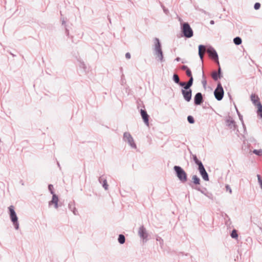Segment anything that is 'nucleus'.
Listing matches in <instances>:
<instances>
[{"label":"nucleus","instance_id":"nucleus-35","mask_svg":"<svg viewBox=\"0 0 262 262\" xmlns=\"http://www.w3.org/2000/svg\"><path fill=\"white\" fill-rule=\"evenodd\" d=\"M260 7V4L259 3H256L255 4H254V8L255 9V10H258Z\"/></svg>","mask_w":262,"mask_h":262},{"label":"nucleus","instance_id":"nucleus-23","mask_svg":"<svg viewBox=\"0 0 262 262\" xmlns=\"http://www.w3.org/2000/svg\"><path fill=\"white\" fill-rule=\"evenodd\" d=\"M173 80L175 83L180 85L182 82H180L179 76L177 74H174L172 78Z\"/></svg>","mask_w":262,"mask_h":262},{"label":"nucleus","instance_id":"nucleus-14","mask_svg":"<svg viewBox=\"0 0 262 262\" xmlns=\"http://www.w3.org/2000/svg\"><path fill=\"white\" fill-rule=\"evenodd\" d=\"M203 101V95L201 93H197L194 98V103L195 105H200Z\"/></svg>","mask_w":262,"mask_h":262},{"label":"nucleus","instance_id":"nucleus-5","mask_svg":"<svg viewBox=\"0 0 262 262\" xmlns=\"http://www.w3.org/2000/svg\"><path fill=\"white\" fill-rule=\"evenodd\" d=\"M207 54L209 58L217 66H220L218 54L215 50L211 46L207 47Z\"/></svg>","mask_w":262,"mask_h":262},{"label":"nucleus","instance_id":"nucleus-9","mask_svg":"<svg viewBox=\"0 0 262 262\" xmlns=\"http://www.w3.org/2000/svg\"><path fill=\"white\" fill-rule=\"evenodd\" d=\"M182 95L184 100L187 102H189L191 99L192 90L191 89H182L181 91Z\"/></svg>","mask_w":262,"mask_h":262},{"label":"nucleus","instance_id":"nucleus-30","mask_svg":"<svg viewBox=\"0 0 262 262\" xmlns=\"http://www.w3.org/2000/svg\"><path fill=\"white\" fill-rule=\"evenodd\" d=\"M231 236L233 238H237L238 237V234L237 231L235 229L232 230L231 233Z\"/></svg>","mask_w":262,"mask_h":262},{"label":"nucleus","instance_id":"nucleus-47","mask_svg":"<svg viewBox=\"0 0 262 262\" xmlns=\"http://www.w3.org/2000/svg\"><path fill=\"white\" fill-rule=\"evenodd\" d=\"M57 165H58V167H60V164L58 162H57Z\"/></svg>","mask_w":262,"mask_h":262},{"label":"nucleus","instance_id":"nucleus-8","mask_svg":"<svg viewBox=\"0 0 262 262\" xmlns=\"http://www.w3.org/2000/svg\"><path fill=\"white\" fill-rule=\"evenodd\" d=\"M138 233L143 243H146L148 241V233L143 226L139 227Z\"/></svg>","mask_w":262,"mask_h":262},{"label":"nucleus","instance_id":"nucleus-19","mask_svg":"<svg viewBox=\"0 0 262 262\" xmlns=\"http://www.w3.org/2000/svg\"><path fill=\"white\" fill-rule=\"evenodd\" d=\"M250 99L254 105H256L259 102V99L257 95L252 94L250 96Z\"/></svg>","mask_w":262,"mask_h":262},{"label":"nucleus","instance_id":"nucleus-36","mask_svg":"<svg viewBox=\"0 0 262 262\" xmlns=\"http://www.w3.org/2000/svg\"><path fill=\"white\" fill-rule=\"evenodd\" d=\"M176 60H177V61H181V62H182V63H187V61H186L185 60H184V59H181V58H180V57H177V58L176 59Z\"/></svg>","mask_w":262,"mask_h":262},{"label":"nucleus","instance_id":"nucleus-22","mask_svg":"<svg viewBox=\"0 0 262 262\" xmlns=\"http://www.w3.org/2000/svg\"><path fill=\"white\" fill-rule=\"evenodd\" d=\"M182 67V69L183 70H185L186 71V75L190 78H191V77H192V74H191V70L187 68V67Z\"/></svg>","mask_w":262,"mask_h":262},{"label":"nucleus","instance_id":"nucleus-42","mask_svg":"<svg viewBox=\"0 0 262 262\" xmlns=\"http://www.w3.org/2000/svg\"><path fill=\"white\" fill-rule=\"evenodd\" d=\"M66 34L67 36H69V31L67 28H66Z\"/></svg>","mask_w":262,"mask_h":262},{"label":"nucleus","instance_id":"nucleus-37","mask_svg":"<svg viewBox=\"0 0 262 262\" xmlns=\"http://www.w3.org/2000/svg\"><path fill=\"white\" fill-rule=\"evenodd\" d=\"M257 178H258V181L260 185V187L262 189V179L260 178V176L259 175H257Z\"/></svg>","mask_w":262,"mask_h":262},{"label":"nucleus","instance_id":"nucleus-13","mask_svg":"<svg viewBox=\"0 0 262 262\" xmlns=\"http://www.w3.org/2000/svg\"><path fill=\"white\" fill-rule=\"evenodd\" d=\"M140 114L145 124L147 126H149V115L147 114L146 110L141 109Z\"/></svg>","mask_w":262,"mask_h":262},{"label":"nucleus","instance_id":"nucleus-18","mask_svg":"<svg viewBox=\"0 0 262 262\" xmlns=\"http://www.w3.org/2000/svg\"><path fill=\"white\" fill-rule=\"evenodd\" d=\"M211 76L212 78L215 80L216 81L219 79V78H220L221 77V67H219V68L218 69V71H213L212 73Z\"/></svg>","mask_w":262,"mask_h":262},{"label":"nucleus","instance_id":"nucleus-3","mask_svg":"<svg viewBox=\"0 0 262 262\" xmlns=\"http://www.w3.org/2000/svg\"><path fill=\"white\" fill-rule=\"evenodd\" d=\"M181 32L186 38H191L193 35V32L188 23H181Z\"/></svg>","mask_w":262,"mask_h":262},{"label":"nucleus","instance_id":"nucleus-44","mask_svg":"<svg viewBox=\"0 0 262 262\" xmlns=\"http://www.w3.org/2000/svg\"><path fill=\"white\" fill-rule=\"evenodd\" d=\"M210 24L211 25H214V20H210Z\"/></svg>","mask_w":262,"mask_h":262},{"label":"nucleus","instance_id":"nucleus-38","mask_svg":"<svg viewBox=\"0 0 262 262\" xmlns=\"http://www.w3.org/2000/svg\"><path fill=\"white\" fill-rule=\"evenodd\" d=\"M226 189L227 191H228L230 194L232 193V189L228 185L226 186Z\"/></svg>","mask_w":262,"mask_h":262},{"label":"nucleus","instance_id":"nucleus-28","mask_svg":"<svg viewBox=\"0 0 262 262\" xmlns=\"http://www.w3.org/2000/svg\"><path fill=\"white\" fill-rule=\"evenodd\" d=\"M252 152L258 156H262V149H254Z\"/></svg>","mask_w":262,"mask_h":262},{"label":"nucleus","instance_id":"nucleus-10","mask_svg":"<svg viewBox=\"0 0 262 262\" xmlns=\"http://www.w3.org/2000/svg\"><path fill=\"white\" fill-rule=\"evenodd\" d=\"M198 170L203 180L206 181H209L208 174L206 171L203 164L198 166Z\"/></svg>","mask_w":262,"mask_h":262},{"label":"nucleus","instance_id":"nucleus-45","mask_svg":"<svg viewBox=\"0 0 262 262\" xmlns=\"http://www.w3.org/2000/svg\"><path fill=\"white\" fill-rule=\"evenodd\" d=\"M66 24V21L64 20V19L62 20V24L64 25Z\"/></svg>","mask_w":262,"mask_h":262},{"label":"nucleus","instance_id":"nucleus-31","mask_svg":"<svg viewBox=\"0 0 262 262\" xmlns=\"http://www.w3.org/2000/svg\"><path fill=\"white\" fill-rule=\"evenodd\" d=\"M236 112L238 114L239 120H241L244 128H245V125L244 123L243 116L239 113L237 109L236 108Z\"/></svg>","mask_w":262,"mask_h":262},{"label":"nucleus","instance_id":"nucleus-26","mask_svg":"<svg viewBox=\"0 0 262 262\" xmlns=\"http://www.w3.org/2000/svg\"><path fill=\"white\" fill-rule=\"evenodd\" d=\"M118 242L120 244H123L125 243V238L123 234H120L118 237Z\"/></svg>","mask_w":262,"mask_h":262},{"label":"nucleus","instance_id":"nucleus-33","mask_svg":"<svg viewBox=\"0 0 262 262\" xmlns=\"http://www.w3.org/2000/svg\"><path fill=\"white\" fill-rule=\"evenodd\" d=\"M257 106L258 108V112L260 113V114H262V104L260 103V102H258L256 105Z\"/></svg>","mask_w":262,"mask_h":262},{"label":"nucleus","instance_id":"nucleus-4","mask_svg":"<svg viewBox=\"0 0 262 262\" xmlns=\"http://www.w3.org/2000/svg\"><path fill=\"white\" fill-rule=\"evenodd\" d=\"M8 208L10 212V217L11 221L13 223L15 229L16 230H18L19 229L18 217L14 209V207L13 206H10Z\"/></svg>","mask_w":262,"mask_h":262},{"label":"nucleus","instance_id":"nucleus-21","mask_svg":"<svg viewBox=\"0 0 262 262\" xmlns=\"http://www.w3.org/2000/svg\"><path fill=\"white\" fill-rule=\"evenodd\" d=\"M192 182L195 185L200 184V179L196 175H193L192 177Z\"/></svg>","mask_w":262,"mask_h":262},{"label":"nucleus","instance_id":"nucleus-34","mask_svg":"<svg viewBox=\"0 0 262 262\" xmlns=\"http://www.w3.org/2000/svg\"><path fill=\"white\" fill-rule=\"evenodd\" d=\"M48 189H49V190L50 191V193L52 195H53V194H55L53 191V186L52 184H49L48 185Z\"/></svg>","mask_w":262,"mask_h":262},{"label":"nucleus","instance_id":"nucleus-39","mask_svg":"<svg viewBox=\"0 0 262 262\" xmlns=\"http://www.w3.org/2000/svg\"><path fill=\"white\" fill-rule=\"evenodd\" d=\"M162 8H163V10L164 12L166 15H167V14H168V13H169V11H168V10L167 8H165L164 6H162Z\"/></svg>","mask_w":262,"mask_h":262},{"label":"nucleus","instance_id":"nucleus-43","mask_svg":"<svg viewBox=\"0 0 262 262\" xmlns=\"http://www.w3.org/2000/svg\"><path fill=\"white\" fill-rule=\"evenodd\" d=\"M157 241H162V242H163V239H162L161 237H158V238H157Z\"/></svg>","mask_w":262,"mask_h":262},{"label":"nucleus","instance_id":"nucleus-1","mask_svg":"<svg viewBox=\"0 0 262 262\" xmlns=\"http://www.w3.org/2000/svg\"><path fill=\"white\" fill-rule=\"evenodd\" d=\"M154 41L155 44L154 48V55L158 60L162 61L163 60V55L161 48V44L158 38H155Z\"/></svg>","mask_w":262,"mask_h":262},{"label":"nucleus","instance_id":"nucleus-41","mask_svg":"<svg viewBox=\"0 0 262 262\" xmlns=\"http://www.w3.org/2000/svg\"><path fill=\"white\" fill-rule=\"evenodd\" d=\"M125 57L127 59H130V54L129 53L127 52L125 54Z\"/></svg>","mask_w":262,"mask_h":262},{"label":"nucleus","instance_id":"nucleus-15","mask_svg":"<svg viewBox=\"0 0 262 262\" xmlns=\"http://www.w3.org/2000/svg\"><path fill=\"white\" fill-rule=\"evenodd\" d=\"M226 125L228 126L231 129H235L236 124L233 118L229 116L226 120Z\"/></svg>","mask_w":262,"mask_h":262},{"label":"nucleus","instance_id":"nucleus-7","mask_svg":"<svg viewBox=\"0 0 262 262\" xmlns=\"http://www.w3.org/2000/svg\"><path fill=\"white\" fill-rule=\"evenodd\" d=\"M224 90L221 84V83H219L217 84V87L214 90V95L215 98L218 100H221L224 96Z\"/></svg>","mask_w":262,"mask_h":262},{"label":"nucleus","instance_id":"nucleus-27","mask_svg":"<svg viewBox=\"0 0 262 262\" xmlns=\"http://www.w3.org/2000/svg\"><path fill=\"white\" fill-rule=\"evenodd\" d=\"M193 160L194 161V162H195V163L198 166H199L200 165L203 164V163H202V162L200 160H198L197 157L196 155H193Z\"/></svg>","mask_w":262,"mask_h":262},{"label":"nucleus","instance_id":"nucleus-17","mask_svg":"<svg viewBox=\"0 0 262 262\" xmlns=\"http://www.w3.org/2000/svg\"><path fill=\"white\" fill-rule=\"evenodd\" d=\"M193 77H191V78H189L188 81L187 82H182L180 83V85L183 86V88L185 90L190 89V88L192 86L193 84Z\"/></svg>","mask_w":262,"mask_h":262},{"label":"nucleus","instance_id":"nucleus-11","mask_svg":"<svg viewBox=\"0 0 262 262\" xmlns=\"http://www.w3.org/2000/svg\"><path fill=\"white\" fill-rule=\"evenodd\" d=\"M195 189L201 192L202 194H204L206 196L211 200H213L214 196L212 193L207 191L206 188L201 189L200 187H196Z\"/></svg>","mask_w":262,"mask_h":262},{"label":"nucleus","instance_id":"nucleus-29","mask_svg":"<svg viewBox=\"0 0 262 262\" xmlns=\"http://www.w3.org/2000/svg\"><path fill=\"white\" fill-rule=\"evenodd\" d=\"M102 186L104 188L105 190H107L108 188V185L107 183V181L106 179H104L103 180V182L102 183Z\"/></svg>","mask_w":262,"mask_h":262},{"label":"nucleus","instance_id":"nucleus-46","mask_svg":"<svg viewBox=\"0 0 262 262\" xmlns=\"http://www.w3.org/2000/svg\"><path fill=\"white\" fill-rule=\"evenodd\" d=\"M203 84L204 85H205L206 84V81H203Z\"/></svg>","mask_w":262,"mask_h":262},{"label":"nucleus","instance_id":"nucleus-16","mask_svg":"<svg viewBox=\"0 0 262 262\" xmlns=\"http://www.w3.org/2000/svg\"><path fill=\"white\" fill-rule=\"evenodd\" d=\"M58 196L56 194H53L52 200L49 202V205L51 206L52 204H54L55 208L57 209L58 207Z\"/></svg>","mask_w":262,"mask_h":262},{"label":"nucleus","instance_id":"nucleus-20","mask_svg":"<svg viewBox=\"0 0 262 262\" xmlns=\"http://www.w3.org/2000/svg\"><path fill=\"white\" fill-rule=\"evenodd\" d=\"M68 207L69 209L73 212L74 215L77 214V210L76 208H75L74 203L73 202H70L69 203Z\"/></svg>","mask_w":262,"mask_h":262},{"label":"nucleus","instance_id":"nucleus-32","mask_svg":"<svg viewBox=\"0 0 262 262\" xmlns=\"http://www.w3.org/2000/svg\"><path fill=\"white\" fill-rule=\"evenodd\" d=\"M187 120L189 123L193 124L194 122V118L191 116H188L187 117Z\"/></svg>","mask_w":262,"mask_h":262},{"label":"nucleus","instance_id":"nucleus-25","mask_svg":"<svg viewBox=\"0 0 262 262\" xmlns=\"http://www.w3.org/2000/svg\"><path fill=\"white\" fill-rule=\"evenodd\" d=\"M87 68H89V67H79L78 71L80 74L86 73Z\"/></svg>","mask_w":262,"mask_h":262},{"label":"nucleus","instance_id":"nucleus-40","mask_svg":"<svg viewBox=\"0 0 262 262\" xmlns=\"http://www.w3.org/2000/svg\"><path fill=\"white\" fill-rule=\"evenodd\" d=\"M104 179V178H103V176L100 177L98 179L99 182L100 183H102Z\"/></svg>","mask_w":262,"mask_h":262},{"label":"nucleus","instance_id":"nucleus-6","mask_svg":"<svg viewBox=\"0 0 262 262\" xmlns=\"http://www.w3.org/2000/svg\"><path fill=\"white\" fill-rule=\"evenodd\" d=\"M123 139L125 142H127L132 148L134 149L137 148V146L134 142V139L129 133L125 132L123 134Z\"/></svg>","mask_w":262,"mask_h":262},{"label":"nucleus","instance_id":"nucleus-48","mask_svg":"<svg viewBox=\"0 0 262 262\" xmlns=\"http://www.w3.org/2000/svg\"><path fill=\"white\" fill-rule=\"evenodd\" d=\"M260 116L262 118V114H260Z\"/></svg>","mask_w":262,"mask_h":262},{"label":"nucleus","instance_id":"nucleus-12","mask_svg":"<svg viewBox=\"0 0 262 262\" xmlns=\"http://www.w3.org/2000/svg\"><path fill=\"white\" fill-rule=\"evenodd\" d=\"M198 49L199 55L202 61V63L203 64L204 54L205 52L207 53V48H206V47L204 45H200L199 46Z\"/></svg>","mask_w":262,"mask_h":262},{"label":"nucleus","instance_id":"nucleus-2","mask_svg":"<svg viewBox=\"0 0 262 262\" xmlns=\"http://www.w3.org/2000/svg\"><path fill=\"white\" fill-rule=\"evenodd\" d=\"M173 169L179 180L182 183H185L187 180V173L180 166H174Z\"/></svg>","mask_w":262,"mask_h":262},{"label":"nucleus","instance_id":"nucleus-24","mask_svg":"<svg viewBox=\"0 0 262 262\" xmlns=\"http://www.w3.org/2000/svg\"><path fill=\"white\" fill-rule=\"evenodd\" d=\"M233 42L236 45H239L242 42V40L239 37H236L233 39Z\"/></svg>","mask_w":262,"mask_h":262}]
</instances>
